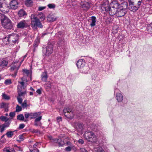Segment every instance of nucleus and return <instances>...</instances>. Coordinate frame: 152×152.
I'll return each mask as SVG.
<instances>
[{"label": "nucleus", "instance_id": "f257e3e1", "mask_svg": "<svg viewBox=\"0 0 152 152\" xmlns=\"http://www.w3.org/2000/svg\"><path fill=\"white\" fill-rule=\"evenodd\" d=\"M119 5V4L117 1H113L109 3L108 0H105V11L110 15H113L116 13Z\"/></svg>", "mask_w": 152, "mask_h": 152}, {"label": "nucleus", "instance_id": "f03ea898", "mask_svg": "<svg viewBox=\"0 0 152 152\" xmlns=\"http://www.w3.org/2000/svg\"><path fill=\"white\" fill-rule=\"evenodd\" d=\"M0 19L2 26L5 29L10 30L13 26L11 20L4 14L0 15Z\"/></svg>", "mask_w": 152, "mask_h": 152}, {"label": "nucleus", "instance_id": "7ed1b4c3", "mask_svg": "<svg viewBox=\"0 0 152 152\" xmlns=\"http://www.w3.org/2000/svg\"><path fill=\"white\" fill-rule=\"evenodd\" d=\"M24 79V77H23L21 78L22 82H18L20 84L18 85L17 90L18 96L20 97L21 96H24L26 94V91L25 89L26 86L24 85V82H26L28 80H25Z\"/></svg>", "mask_w": 152, "mask_h": 152}, {"label": "nucleus", "instance_id": "20e7f679", "mask_svg": "<svg viewBox=\"0 0 152 152\" xmlns=\"http://www.w3.org/2000/svg\"><path fill=\"white\" fill-rule=\"evenodd\" d=\"M31 26L34 30H37V27L40 28H42V25L39 20L37 17L36 15H31Z\"/></svg>", "mask_w": 152, "mask_h": 152}, {"label": "nucleus", "instance_id": "39448f33", "mask_svg": "<svg viewBox=\"0 0 152 152\" xmlns=\"http://www.w3.org/2000/svg\"><path fill=\"white\" fill-rule=\"evenodd\" d=\"M84 137L88 141L91 142H96L97 140V136L94 133L87 129L83 135Z\"/></svg>", "mask_w": 152, "mask_h": 152}, {"label": "nucleus", "instance_id": "423d86ee", "mask_svg": "<svg viewBox=\"0 0 152 152\" xmlns=\"http://www.w3.org/2000/svg\"><path fill=\"white\" fill-rule=\"evenodd\" d=\"M41 112L31 113V119H35L34 124L35 126H41L42 123L40 122L42 117V116L41 115Z\"/></svg>", "mask_w": 152, "mask_h": 152}, {"label": "nucleus", "instance_id": "0eeeda50", "mask_svg": "<svg viewBox=\"0 0 152 152\" xmlns=\"http://www.w3.org/2000/svg\"><path fill=\"white\" fill-rule=\"evenodd\" d=\"M4 39L7 40L8 43L14 44L18 42V37L17 34L12 33L9 35Z\"/></svg>", "mask_w": 152, "mask_h": 152}, {"label": "nucleus", "instance_id": "6e6552de", "mask_svg": "<svg viewBox=\"0 0 152 152\" xmlns=\"http://www.w3.org/2000/svg\"><path fill=\"white\" fill-rule=\"evenodd\" d=\"M53 48V44L50 42H48L46 48H42V51L43 54L47 56H49L52 53Z\"/></svg>", "mask_w": 152, "mask_h": 152}, {"label": "nucleus", "instance_id": "1a4fd4ad", "mask_svg": "<svg viewBox=\"0 0 152 152\" xmlns=\"http://www.w3.org/2000/svg\"><path fill=\"white\" fill-rule=\"evenodd\" d=\"M63 112L65 116L68 118L72 119L74 117L75 113L71 108H65L63 110Z\"/></svg>", "mask_w": 152, "mask_h": 152}, {"label": "nucleus", "instance_id": "9d476101", "mask_svg": "<svg viewBox=\"0 0 152 152\" xmlns=\"http://www.w3.org/2000/svg\"><path fill=\"white\" fill-rule=\"evenodd\" d=\"M74 128L77 131L82 134L85 129V127L83 124L80 122H75L73 124Z\"/></svg>", "mask_w": 152, "mask_h": 152}, {"label": "nucleus", "instance_id": "9b49d317", "mask_svg": "<svg viewBox=\"0 0 152 152\" xmlns=\"http://www.w3.org/2000/svg\"><path fill=\"white\" fill-rule=\"evenodd\" d=\"M20 66V64H19L18 62H14L12 63L10 68V70L13 71L15 70L14 72L15 75H16L18 69Z\"/></svg>", "mask_w": 152, "mask_h": 152}, {"label": "nucleus", "instance_id": "f8f14e48", "mask_svg": "<svg viewBox=\"0 0 152 152\" xmlns=\"http://www.w3.org/2000/svg\"><path fill=\"white\" fill-rule=\"evenodd\" d=\"M118 88L115 90L114 93L116 94V98L118 102H121L123 100V96Z\"/></svg>", "mask_w": 152, "mask_h": 152}, {"label": "nucleus", "instance_id": "ddd939ff", "mask_svg": "<svg viewBox=\"0 0 152 152\" xmlns=\"http://www.w3.org/2000/svg\"><path fill=\"white\" fill-rule=\"evenodd\" d=\"M140 7L137 5H136L132 2H131L129 4V9L130 11L134 12L138 10Z\"/></svg>", "mask_w": 152, "mask_h": 152}, {"label": "nucleus", "instance_id": "4468645a", "mask_svg": "<svg viewBox=\"0 0 152 152\" xmlns=\"http://www.w3.org/2000/svg\"><path fill=\"white\" fill-rule=\"evenodd\" d=\"M127 10L122 9H117V12L115 14L118 17H121L124 16L127 12Z\"/></svg>", "mask_w": 152, "mask_h": 152}, {"label": "nucleus", "instance_id": "2eb2a0df", "mask_svg": "<svg viewBox=\"0 0 152 152\" xmlns=\"http://www.w3.org/2000/svg\"><path fill=\"white\" fill-rule=\"evenodd\" d=\"M27 23L25 20H23L18 22L17 25L18 28L23 29L26 27Z\"/></svg>", "mask_w": 152, "mask_h": 152}, {"label": "nucleus", "instance_id": "dca6fc26", "mask_svg": "<svg viewBox=\"0 0 152 152\" xmlns=\"http://www.w3.org/2000/svg\"><path fill=\"white\" fill-rule=\"evenodd\" d=\"M18 3L16 0H12L10 3V7L11 9L15 10L18 7Z\"/></svg>", "mask_w": 152, "mask_h": 152}, {"label": "nucleus", "instance_id": "f3484780", "mask_svg": "<svg viewBox=\"0 0 152 152\" xmlns=\"http://www.w3.org/2000/svg\"><path fill=\"white\" fill-rule=\"evenodd\" d=\"M83 9L86 11H87L91 7V3L87 2H85L81 4Z\"/></svg>", "mask_w": 152, "mask_h": 152}, {"label": "nucleus", "instance_id": "a211bd4d", "mask_svg": "<svg viewBox=\"0 0 152 152\" xmlns=\"http://www.w3.org/2000/svg\"><path fill=\"white\" fill-rule=\"evenodd\" d=\"M86 62L83 59H81L79 60L77 63V65L78 68L80 69L82 67L86 65Z\"/></svg>", "mask_w": 152, "mask_h": 152}, {"label": "nucleus", "instance_id": "6ab92c4d", "mask_svg": "<svg viewBox=\"0 0 152 152\" xmlns=\"http://www.w3.org/2000/svg\"><path fill=\"white\" fill-rule=\"evenodd\" d=\"M89 68V67L88 65L86 66L85 65L79 69L81 72L86 74L88 73Z\"/></svg>", "mask_w": 152, "mask_h": 152}, {"label": "nucleus", "instance_id": "aec40b11", "mask_svg": "<svg viewBox=\"0 0 152 152\" xmlns=\"http://www.w3.org/2000/svg\"><path fill=\"white\" fill-rule=\"evenodd\" d=\"M127 4H128L127 2L124 1L121 3V4H119V9L121 8L122 9H123L124 10L127 11Z\"/></svg>", "mask_w": 152, "mask_h": 152}, {"label": "nucleus", "instance_id": "412c9836", "mask_svg": "<svg viewBox=\"0 0 152 152\" xmlns=\"http://www.w3.org/2000/svg\"><path fill=\"white\" fill-rule=\"evenodd\" d=\"M41 77L42 81L46 82L48 78L47 72L46 71H45L42 72Z\"/></svg>", "mask_w": 152, "mask_h": 152}, {"label": "nucleus", "instance_id": "4be33fe9", "mask_svg": "<svg viewBox=\"0 0 152 152\" xmlns=\"http://www.w3.org/2000/svg\"><path fill=\"white\" fill-rule=\"evenodd\" d=\"M8 61L4 59H2L1 60L0 63V67L2 68H3L6 67L8 64Z\"/></svg>", "mask_w": 152, "mask_h": 152}, {"label": "nucleus", "instance_id": "5701e85b", "mask_svg": "<svg viewBox=\"0 0 152 152\" xmlns=\"http://www.w3.org/2000/svg\"><path fill=\"white\" fill-rule=\"evenodd\" d=\"M88 128H90L91 130L94 131H96L97 130V127L95 124H94L93 123H91L89 124H88Z\"/></svg>", "mask_w": 152, "mask_h": 152}, {"label": "nucleus", "instance_id": "b1692460", "mask_svg": "<svg viewBox=\"0 0 152 152\" xmlns=\"http://www.w3.org/2000/svg\"><path fill=\"white\" fill-rule=\"evenodd\" d=\"M55 142L58 143L59 146H62L64 144V143L61 139H55L54 140Z\"/></svg>", "mask_w": 152, "mask_h": 152}, {"label": "nucleus", "instance_id": "393cba45", "mask_svg": "<svg viewBox=\"0 0 152 152\" xmlns=\"http://www.w3.org/2000/svg\"><path fill=\"white\" fill-rule=\"evenodd\" d=\"M36 16L38 19H40L42 21L44 20L45 19V16L44 15L42 12L39 13L37 15H36Z\"/></svg>", "mask_w": 152, "mask_h": 152}, {"label": "nucleus", "instance_id": "a878e982", "mask_svg": "<svg viewBox=\"0 0 152 152\" xmlns=\"http://www.w3.org/2000/svg\"><path fill=\"white\" fill-rule=\"evenodd\" d=\"M96 18L94 16L91 17V22L90 24V26L91 27L94 26L96 25Z\"/></svg>", "mask_w": 152, "mask_h": 152}, {"label": "nucleus", "instance_id": "bb28decb", "mask_svg": "<svg viewBox=\"0 0 152 152\" xmlns=\"http://www.w3.org/2000/svg\"><path fill=\"white\" fill-rule=\"evenodd\" d=\"M33 3L32 0H26L25 1V4L28 7H31L33 5Z\"/></svg>", "mask_w": 152, "mask_h": 152}, {"label": "nucleus", "instance_id": "cd10ccee", "mask_svg": "<svg viewBox=\"0 0 152 152\" xmlns=\"http://www.w3.org/2000/svg\"><path fill=\"white\" fill-rule=\"evenodd\" d=\"M52 83L50 81H48L44 85V87L46 89H49L51 88L52 86Z\"/></svg>", "mask_w": 152, "mask_h": 152}, {"label": "nucleus", "instance_id": "c85d7f7f", "mask_svg": "<svg viewBox=\"0 0 152 152\" xmlns=\"http://www.w3.org/2000/svg\"><path fill=\"white\" fill-rule=\"evenodd\" d=\"M147 30L148 33L151 34L152 33V23L148 25L147 27Z\"/></svg>", "mask_w": 152, "mask_h": 152}, {"label": "nucleus", "instance_id": "c756f323", "mask_svg": "<svg viewBox=\"0 0 152 152\" xmlns=\"http://www.w3.org/2000/svg\"><path fill=\"white\" fill-rule=\"evenodd\" d=\"M25 11L23 10H20L18 13V15L20 17H24V16L26 15Z\"/></svg>", "mask_w": 152, "mask_h": 152}, {"label": "nucleus", "instance_id": "7c9ffc66", "mask_svg": "<svg viewBox=\"0 0 152 152\" xmlns=\"http://www.w3.org/2000/svg\"><path fill=\"white\" fill-rule=\"evenodd\" d=\"M3 2H2L0 1V10L3 13H7L8 12V11L7 10H5L4 9V8H3Z\"/></svg>", "mask_w": 152, "mask_h": 152}, {"label": "nucleus", "instance_id": "2f4dec72", "mask_svg": "<svg viewBox=\"0 0 152 152\" xmlns=\"http://www.w3.org/2000/svg\"><path fill=\"white\" fill-rule=\"evenodd\" d=\"M23 74L24 76H26L28 77H31V75L30 74L29 71L27 69H23Z\"/></svg>", "mask_w": 152, "mask_h": 152}, {"label": "nucleus", "instance_id": "473e14b6", "mask_svg": "<svg viewBox=\"0 0 152 152\" xmlns=\"http://www.w3.org/2000/svg\"><path fill=\"white\" fill-rule=\"evenodd\" d=\"M9 104L7 103H5L4 102H2L0 104V108H5L9 107Z\"/></svg>", "mask_w": 152, "mask_h": 152}, {"label": "nucleus", "instance_id": "72a5a7b5", "mask_svg": "<svg viewBox=\"0 0 152 152\" xmlns=\"http://www.w3.org/2000/svg\"><path fill=\"white\" fill-rule=\"evenodd\" d=\"M142 0H133V3L140 6L142 3Z\"/></svg>", "mask_w": 152, "mask_h": 152}, {"label": "nucleus", "instance_id": "f704fd0d", "mask_svg": "<svg viewBox=\"0 0 152 152\" xmlns=\"http://www.w3.org/2000/svg\"><path fill=\"white\" fill-rule=\"evenodd\" d=\"M24 140V137L22 135H20L17 138L16 140L18 142L23 141Z\"/></svg>", "mask_w": 152, "mask_h": 152}, {"label": "nucleus", "instance_id": "c9c22d12", "mask_svg": "<svg viewBox=\"0 0 152 152\" xmlns=\"http://www.w3.org/2000/svg\"><path fill=\"white\" fill-rule=\"evenodd\" d=\"M13 132L12 131L8 132L6 134L7 136L9 138L12 137L13 136Z\"/></svg>", "mask_w": 152, "mask_h": 152}, {"label": "nucleus", "instance_id": "e433bc0d", "mask_svg": "<svg viewBox=\"0 0 152 152\" xmlns=\"http://www.w3.org/2000/svg\"><path fill=\"white\" fill-rule=\"evenodd\" d=\"M10 123V122L9 121L8 122H5V123L2 124L3 127L4 128V130H5V128L8 127Z\"/></svg>", "mask_w": 152, "mask_h": 152}, {"label": "nucleus", "instance_id": "4c0bfd02", "mask_svg": "<svg viewBox=\"0 0 152 152\" xmlns=\"http://www.w3.org/2000/svg\"><path fill=\"white\" fill-rule=\"evenodd\" d=\"M0 119L2 121H4L5 122H7L8 120L9 119L6 117L2 115L0 117Z\"/></svg>", "mask_w": 152, "mask_h": 152}, {"label": "nucleus", "instance_id": "58836bf2", "mask_svg": "<svg viewBox=\"0 0 152 152\" xmlns=\"http://www.w3.org/2000/svg\"><path fill=\"white\" fill-rule=\"evenodd\" d=\"M2 96L3 98L5 100H8L10 99V97L4 93H3L2 94Z\"/></svg>", "mask_w": 152, "mask_h": 152}, {"label": "nucleus", "instance_id": "ea45409f", "mask_svg": "<svg viewBox=\"0 0 152 152\" xmlns=\"http://www.w3.org/2000/svg\"><path fill=\"white\" fill-rule=\"evenodd\" d=\"M17 119L20 121H23L24 117L23 114L18 115L17 116Z\"/></svg>", "mask_w": 152, "mask_h": 152}, {"label": "nucleus", "instance_id": "a19ab883", "mask_svg": "<svg viewBox=\"0 0 152 152\" xmlns=\"http://www.w3.org/2000/svg\"><path fill=\"white\" fill-rule=\"evenodd\" d=\"M14 146L16 150L19 151H22V149L20 147L16 145H14Z\"/></svg>", "mask_w": 152, "mask_h": 152}, {"label": "nucleus", "instance_id": "79ce46f5", "mask_svg": "<svg viewBox=\"0 0 152 152\" xmlns=\"http://www.w3.org/2000/svg\"><path fill=\"white\" fill-rule=\"evenodd\" d=\"M22 109V107L18 105H17L16 107V112H20L21 111Z\"/></svg>", "mask_w": 152, "mask_h": 152}, {"label": "nucleus", "instance_id": "37998d69", "mask_svg": "<svg viewBox=\"0 0 152 152\" xmlns=\"http://www.w3.org/2000/svg\"><path fill=\"white\" fill-rule=\"evenodd\" d=\"M74 146H68L65 148V150L66 151H70L73 148Z\"/></svg>", "mask_w": 152, "mask_h": 152}, {"label": "nucleus", "instance_id": "c03bdc74", "mask_svg": "<svg viewBox=\"0 0 152 152\" xmlns=\"http://www.w3.org/2000/svg\"><path fill=\"white\" fill-rule=\"evenodd\" d=\"M48 6L49 8L53 9L55 7V5L53 4H50L48 5Z\"/></svg>", "mask_w": 152, "mask_h": 152}, {"label": "nucleus", "instance_id": "a18cd8bd", "mask_svg": "<svg viewBox=\"0 0 152 152\" xmlns=\"http://www.w3.org/2000/svg\"><path fill=\"white\" fill-rule=\"evenodd\" d=\"M4 83L6 85L10 84L12 83L11 80L10 79H7L5 81Z\"/></svg>", "mask_w": 152, "mask_h": 152}, {"label": "nucleus", "instance_id": "49530a36", "mask_svg": "<svg viewBox=\"0 0 152 152\" xmlns=\"http://www.w3.org/2000/svg\"><path fill=\"white\" fill-rule=\"evenodd\" d=\"M22 106L24 108L27 107V102L26 100H24L23 102L22 103Z\"/></svg>", "mask_w": 152, "mask_h": 152}, {"label": "nucleus", "instance_id": "de8ad7c7", "mask_svg": "<svg viewBox=\"0 0 152 152\" xmlns=\"http://www.w3.org/2000/svg\"><path fill=\"white\" fill-rule=\"evenodd\" d=\"M31 113H25L24 114L25 117L27 119L29 117L30 118H31Z\"/></svg>", "mask_w": 152, "mask_h": 152}, {"label": "nucleus", "instance_id": "09e8293b", "mask_svg": "<svg viewBox=\"0 0 152 152\" xmlns=\"http://www.w3.org/2000/svg\"><path fill=\"white\" fill-rule=\"evenodd\" d=\"M17 99L19 103L20 104H21L23 101L22 99L20 97L18 96L17 97Z\"/></svg>", "mask_w": 152, "mask_h": 152}, {"label": "nucleus", "instance_id": "8fccbe9b", "mask_svg": "<svg viewBox=\"0 0 152 152\" xmlns=\"http://www.w3.org/2000/svg\"><path fill=\"white\" fill-rule=\"evenodd\" d=\"M4 131V128L3 127V126L1 124V123L0 122V132L1 133L3 132Z\"/></svg>", "mask_w": 152, "mask_h": 152}, {"label": "nucleus", "instance_id": "3c124183", "mask_svg": "<svg viewBox=\"0 0 152 152\" xmlns=\"http://www.w3.org/2000/svg\"><path fill=\"white\" fill-rule=\"evenodd\" d=\"M46 8V6H43V7H38V10L39 11H42L43 10L45 9Z\"/></svg>", "mask_w": 152, "mask_h": 152}, {"label": "nucleus", "instance_id": "603ef678", "mask_svg": "<svg viewBox=\"0 0 152 152\" xmlns=\"http://www.w3.org/2000/svg\"><path fill=\"white\" fill-rule=\"evenodd\" d=\"M9 115L10 117H13L15 115V112H11L10 113Z\"/></svg>", "mask_w": 152, "mask_h": 152}, {"label": "nucleus", "instance_id": "864d4df0", "mask_svg": "<svg viewBox=\"0 0 152 152\" xmlns=\"http://www.w3.org/2000/svg\"><path fill=\"white\" fill-rule=\"evenodd\" d=\"M80 150L81 152H88L87 150L83 148H80Z\"/></svg>", "mask_w": 152, "mask_h": 152}, {"label": "nucleus", "instance_id": "5fc2aeb1", "mask_svg": "<svg viewBox=\"0 0 152 152\" xmlns=\"http://www.w3.org/2000/svg\"><path fill=\"white\" fill-rule=\"evenodd\" d=\"M25 126V125L24 124H20L19 127V128L20 129H22Z\"/></svg>", "mask_w": 152, "mask_h": 152}, {"label": "nucleus", "instance_id": "6e6d98bb", "mask_svg": "<svg viewBox=\"0 0 152 152\" xmlns=\"http://www.w3.org/2000/svg\"><path fill=\"white\" fill-rule=\"evenodd\" d=\"M37 149V148H31L30 149V151L31 152H35L36 151V150Z\"/></svg>", "mask_w": 152, "mask_h": 152}, {"label": "nucleus", "instance_id": "4d7b16f0", "mask_svg": "<svg viewBox=\"0 0 152 152\" xmlns=\"http://www.w3.org/2000/svg\"><path fill=\"white\" fill-rule=\"evenodd\" d=\"M78 142L80 144H83L84 142V140L83 139H79L78 141Z\"/></svg>", "mask_w": 152, "mask_h": 152}, {"label": "nucleus", "instance_id": "13d9d810", "mask_svg": "<svg viewBox=\"0 0 152 152\" xmlns=\"http://www.w3.org/2000/svg\"><path fill=\"white\" fill-rule=\"evenodd\" d=\"M41 143V142H36V143L34 144L33 145V148H37L36 146H38V145L39 143Z\"/></svg>", "mask_w": 152, "mask_h": 152}, {"label": "nucleus", "instance_id": "bf43d9fd", "mask_svg": "<svg viewBox=\"0 0 152 152\" xmlns=\"http://www.w3.org/2000/svg\"><path fill=\"white\" fill-rule=\"evenodd\" d=\"M36 92L38 94H41V93H42L41 89H38L37 90Z\"/></svg>", "mask_w": 152, "mask_h": 152}, {"label": "nucleus", "instance_id": "052dcab7", "mask_svg": "<svg viewBox=\"0 0 152 152\" xmlns=\"http://www.w3.org/2000/svg\"><path fill=\"white\" fill-rule=\"evenodd\" d=\"M66 144L67 145H69V146H74L69 141L67 142H66Z\"/></svg>", "mask_w": 152, "mask_h": 152}, {"label": "nucleus", "instance_id": "680f3d73", "mask_svg": "<svg viewBox=\"0 0 152 152\" xmlns=\"http://www.w3.org/2000/svg\"><path fill=\"white\" fill-rule=\"evenodd\" d=\"M57 119L58 122H59L62 121V118L61 117H57Z\"/></svg>", "mask_w": 152, "mask_h": 152}, {"label": "nucleus", "instance_id": "e2e57ef3", "mask_svg": "<svg viewBox=\"0 0 152 152\" xmlns=\"http://www.w3.org/2000/svg\"><path fill=\"white\" fill-rule=\"evenodd\" d=\"M10 150V148H7L5 150H4V152H11Z\"/></svg>", "mask_w": 152, "mask_h": 152}, {"label": "nucleus", "instance_id": "0e129e2a", "mask_svg": "<svg viewBox=\"0 0 152 152\" xmlns=\"http://www.w3.org/2000/svg\"><path fill=\"white\" fill-rule=\"evenodd\" d=\"M38 131L37 130L33 129L32 130V132L34 133H37L38 132Z\"/></svg>", "mask_w": 152, "mask_h": 152}, {"label": "nucleus", "instance_id": "69168bd1", "mask_svg": "<svg viewBox=\"0 0 152 152\" xmlns=\"http://www.w3.org/2000/svg\"><path fill=\"white\" fill-rule=\"evenodd\" d=\"M10 149V151L11 152H14L15 150L14 148H9Z\"/></svg>", "mask_w": 152, "mask_h": 152}, {"label": "nucleus", "instance_id": "338daca9", "mask_svg": "<svg viewBox=\"0 0 152 152\" xmlns=\"http://www.w3.org/2000/svg\"><path fill=\"white\" fill-rule=\"evenodd\" d=\"M51 19H52L51 20H50V21H53L56 20V18L53 19V18H52Z\"/></svg>", "mask_w": 152, "mask_h": 152}, {"label": "nucleus", "instance_id": "774afa93", "mask_svg": "<svg viewBox=\"0 0 152 152\" xmlns=\"http://www.w3.org/2000/svg\"><path fill=\"white\" fill-rule=\"evenodd\" d=\"M8 107H7V108H4L5 110V111L7 112L8 111Z\"/></svg>", "mask_w": 152, "mask_h": 152}]
</instances>
